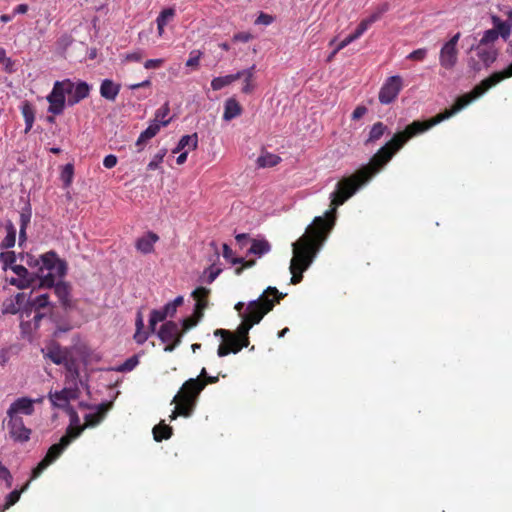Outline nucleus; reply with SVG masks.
Returning <instances> with one entry per match:
<instances>
[{
  "label": "nucleus",
  "mask_w": 512,
  "mask_h": 512,
  "mask_svg": "<svg viewBox=\"0 0 512 512\" xmlns=\"http://www.w3.org/2000/svg\"><path fill=\"white\" fill-rule=\"evenodd\" d=\"M448 119V108H444L439 114L426 119L416 120L399 131L382 146L370 159L367 165L356 170L352 175L343 177L331 193L330 210L324 216L315 217L305 233L292 244L293 257L290 262L292 274L291 284L296 285L303 279V272L312 264L318 251L326 241L333 229L336 220V210L351 198L363 185L369 182L392 157L412 138L430 130L437 124Z\"/></svg>",
  "instance_id": "1"
},
{
  "label": "nucleus",
  "mask_w": 512,
  "mask_h": 512,
  "mask_svg": "<svg viewBox=\"0 0 512 512\" xmlns=\"http://www.w3.org/2000/svg\"><path fill=\"white\" fill-rule=\"evenodd\" d=\"M494 28L486 30L477 44H471L469 51H475L477 59L470 56L468 66L474 72H479L483 67L489 68L498 58L500 47L498 43L500 37L506 40L511 33V25L501 20L499 17H493Z\"/></svg>",
  "instance_id": "2"
},
{
  "label": "nucleus",
  "mask_w": 512,
  "mask_h": 512,
  "mask_svg": "<svg viewBox=\"0 0 512 512\" xmlns=\"http://www.w3.org/2000/svg\"><path fill=\"white\" fill-rule=\"evenodd\" d=\"M284 296L285 294L279 292L276 287H268L258 299L248 303L246 311L241 315L242 322L234 333L242 343L235 347V350L232 349L234 354L240 352L243 348L248 347L250 343L249 330L254 325L258 324L263 317L274 308L275 304L279 303L280 300L284 298Z\"/></svg>",
  "instance_id": "3"
},
{
  "label": "nucleus",
  "mask_w": 512,
  "mask_h": 512,
  "mask_svg": "<svg viewBox=\"0 0 512 512\" xmlns=\"http://www.w3.org/2000/svg\"><path fill=\"white\" fill-rule=\"evenodd\" d=\"M205 386L206 382L199 378H191L185 381L180 391L172 400V403H175L176 406L170 415V420H175L178 416H191L196 406L197 398Z\"/></svg>",
  "instance_id": "4"
},
{
  "label": "nucleus",
  "mask_w": 512,
  "mask_h": 512,
  "mask_svg": "<svg viewBox=\"0 0 512 512\" xmlns=\"http://www.w3.org/2000/svg\"><path fill=\"white\" fill-rule=\"evenodd\" d=\"M83 430L84 427L68 426L65 435L61 437L59 443L50 446L44 458L33 469L32 479L39 477L49 465L56 461L70 443L81 435Z\"/></svg>",
  "instance_id": "5"
},
{
  "label": "nucleus",
  "mask_w": 512,
  "mask_h": 512,
  "mask_svg": "<svg viewBox=\"0 0 512 512\" xmlns=\"http://www.w3.org/2000/svg\"><path fill=\"white\" fill-rule=\"evenodd\" d=\"M74 82L70 79L56 81L52 91L47 95L46 99L49 103L48 112L53 115H61L66 105V95L72 93Z\"/></svg>",
  "instance_id": "6"
},
{
  "label": "nucleus",
  "mask_w": 512,
  "mask_h": 512,
  "mask_svg": "<svg viewBox=\"0 0 512 512\" xmlns=\"http://www.w3.org/2000/svg\"><path fill=\"white\" fill-rule=\"evenodd\" d=\"M403 88V81L399 75L387 78L379 91V102L381 104H390L393 102Z\"/></svg>",
  "instance_id": "7"
},
{
  "label": "nucleus",
  "mask_w": 512,
  "mask_h": 512,
  "mask_svg": "<svg viewBox=\"0 0 512 512\" xmlns=\"http://www.w3.org/2000/svg\"><path fill=\"white\" fill-rule=\"evenodd\" d=\"M6 427L11 439L15 442L25 443L30 440L31 429L24 424L22 417L7 416Z\"/></svg>",
  "instance_id": "8"
},
{
  "label": "nucleus",
  "mask_w": 512,
  "mask_h": 512,
  "mask_svg": "<svg viewBox=\"0 0 512 512\" xmlns=\"http://www.w3.org/2000/svg\"><path fill=\"white\" fill-rule=\"evenodd\" d=\"M42 400V398L31 399L28 397H20L10 405L7 410V416L21 417V414L31 416L35 411L34 404L41 403Z\"/></svg>",
  "instance_id": "9"
},
{
  "label": "nucleus",
  "mask_w": 512,
  "mask_h": 512,
  "mask_svg": "<svg viewBox=\"0 0 512 512\" xmlns=\"http://www.w3.org/2000/svg\"><path fill=\"white\" fill-rule=\"evenodd\" d=\"M79 397V389L77 384H73V387H65L60 391L49 393V399L53 406L65 409L68 407L71 400H76Z\"/></svg>",
  "instance_id": "10"
},
{
  "label": "nucleus",
  "mask_w": 512,
  "mask_h": 512,
  "mask_svg": "<svg viewBox=\"0 0 512 512\" xmlns=\"http://www.w3.org/2000/svg\"><path fill=\"white\" fill-rule=\"evenodd\" d=\"M215 336H220L222 338V343L219 345L217 354L219 357L227 356L230 353H233L232 349H236L235 347L242 344L237 335L229 330L225 329H216L214 331Z\"/></svg>",
  "instance_id": "11"
},
{
  "label": "nucleus",
  "mask_w": 512,
  "mask_h": 512,
  "mask_svg": "<svg viewBox=\"0 0 512 512\" xmlns=\"http://www.w3.org/2000/svg\"><path fill=\"white\" fill-rule=\"evenodd\" d=\"M42 267L40 270L46 269L54 271L58 276L63 277L66 274V264L60 260L54 251H49L41 255Z\"/></svg>",
  "instance_id": "12"
},
{
  "label": "nucleus",
  "mask_w": 512,
  "mask_h": 512,
  "mask_svg": "<svg viewBox=\"0 0 512 512\" xmlns=\"http://www.w3.org/2000/svg\"><path fill=\"white\" fill-rule=\"evenodd\" d=\"M42 353L45 358L50 359L56 365H62V363L71 355L68 348H63L56 342H52L45 349H42Z\"/></svg>",
  "instance_id": "13"
},
{
  "label": "nucleus",
  "mask_w": 512,
  "mask_h": 512,
  "mask_svg": "<svg viewBox=\"0 0 512 512\" xmlns=\"http://www.w3.org/2000/svg\"><path fill=\"white\" fill-rule=\"evenodd\" d=\"M183 332L179 330V326L174 321L163 323L158 331V337L162 342L176 341L177 338L182 340Z\"/></svg>",
  "instance_id": "14"
},
{
  "label": "nucleus",
  "mask_w": 512,
  "mask_h": 512,
  "mask_svg": "<svg viewBox=\"0 0 512 512\" xmlns=\"http://www.w3.org/2000/svg\"><path fill=\"white\" fill-rule=\"evenodd\" d=\"M90 89V85L85 81H79L76 84L74 83V88L72 93L69 94L67 104L69 106H74L75 104L81 102L89 96Z\"/></svg>",
  "instance_id": "15"
},
{
  "label": "nucleus",
  "mask_w": 512,
  "mask_h": 512,
  "mask_svg": "<svg viewBox=\"0 0 512 512\" xmlns=\"http://www.w3.org/2000/svg\"><path fill=\"white\" fill-rule=\"evenodd\" d=\"M210 294V289L205 287H198L192 292V297L195 300V314H198L199 318L203 317V311L208 306V297Z\"/></svg>",
  "instance_id": "16"
},
{
  "label": "nucleus",
  "mask_w": 512,
  "mask_h": 512,
  "mask_svg": "<svg viewBox=\"0 0 512 512\" xmlns=\"http://www.w3.org/2000/svg\"><path fill=\"white\" fill-rule=\"evenodd\" d=\"M255 69L256 66L252 65L248 69H244L241 71H238L236 75H239V79L243 78V87L241 89L242 93L244 94H252L254 90L256 89V82H255Z\"/></svg>",
  "instance_id": "17"
},
{
  "label": "nucleus",
  "mask_w": 512,
  "mask_h": 512,
  "mask_svg": "<svg viewBox=\"0 0 512 512\" xmlns=\"http://www.w3.org/2000/svg\"><path fill=\"white\" fill-rule=\"evenodd\" d=\"M112 403H101L97 407V411L95 413H90L85 415V424L84 429L86 427H95L97 426L105 417L107 411L111 408Z\"/></svg>",
  "instance_id": "18"
},
{
  "label": "nucleus",
  "mask_w": 512,
  "mask_h": 512,
  "mask_svg": "<svg viewBox=\"0 0 512 512\" xmlns=\"http://www.w3.org/2000/svg\"><path fill=\"white\" fill-rule=\"evenodd\" d=\"M159 240V237L154 232H148L136 241V249L143 254H149L154 251V244Z\"/></svg>",
  "instance_id": "19"
},
{
  "label": "nucleus",
  "mask_w": 512,
  "mask_h": 512,
  "mask_svg": "<svg viewBox=\"0 0 512 512\" xmlns=\"http://www.w3.org/2000/svg\"><path fill=\"white\" fill-rule=\"evenodd\" d=\"M121 89V85L111 79H104L100 85V95L108 101H115Z\"/></svg>",
  "instance_id": "20"
},
{
  "label": "nucleus",
  "mask_w": 512,
  "mask_h": 512,
  "mask_svg": "<svg viewBox=\"0 0 512 512\" xmlns=\"http://www.w3.org/2000/svg\"><path fill=\"white\" fill-rule=\"evenodd\" d=\"M66 370V381L72 384H77L79 379V363L76 358L72 356V354L62 363Z\"/></svg>",
  "instance_id": "21"
},
{
  "label": "nucleus",
  "mask_w": 512,
  "mask_h": 512,
  "mask_svg": "<svg viewBox=\"0 0 512 512\" xmlns=\"http://www.w3.org/2000/svg\"><path fill=\"white\" fill-rule=\"evenodd\" d=\"M24 300H25L24 293H17L14 298H8V299L4 300L2 303V308H1L2 314L14 315V314L18 313Z\"/></svg>",
  "instance_id": "22"
},
{
  "label": "nucleus",
  "mask_w": 512,
  "mask_h": 512,
  "mask_svg": "<svg viewBox=\"0 0 512 512\" xmlns=\"http://www.w3.org/2000/svg\"><path fill=\"white\" fill-rule=\"evenodd\" d=\"M160 131V124L151 123L138 137L135 146L138 152H141L146 143Z\"/></svg>",
  "instance_id": "23"
},
{
  "label": "nucleus",
  "mask_w": 512,
  "mask_h": 512,
  "mask_svg": "<svg viewBox=\"0 0 512 512\" xmlns=\"http://www.w3.org/2000/svg\"><path fill=\"white\" fill-rule=\"evenodd\" d=\"M243 112V108L235 98H228L224 104L223 119L225 121H231L232 119L240 116Z\"/></svg>",
  "instance_id": "24"
},
{
  "label": "nucleus",
  "mask_w": 512,
  "mask_h": 512,
  "mask_svg": "<svg viewBox=\"0 0 512 512\" xmlns=\"http://www.w3.org/2000/svg\"><path fill=\"white\" fill-rule=\"evenodd\" d=\"M388 132V127L383 122L378 121L372 125L369 130L365 145L374 144L379 141L383 135Z\"/></svg>",
  "instance_id": "25"
},
{
  "label": "nucleus",
  "mask_w": 512,
  "mask_h": 512,
  "mask_svg": "<svg viewBox=\"0 0 512 512\" xmlns=\"http://www.w3.org/2000/svg\"><path fill=\"white\" fill-rule=\"evenodd\" d=\"M54 293L64 308L70 307V286L68 283L59 281L54 287Z\"/></svg>",
  "instance_id": "26"
},
{
  "label": "nucleus",
  "mask_w": 512,
  "mask_h": 512,
  "mask_svg": "<svg viewBox=\"0 0 512 512\" xmlns=\"http://www.w3.org/2000/svg\"><path fill=\"white\" fill-rule=\"evenodd\" d=\"M50 305L49 301V295L48 294H41L39 296H36L33 299H29L27 301L25 312L27 315L34 309L35 311H38L40 309L46 308Z\"/></svg>",
  "instance_id": "27"
},
{
  "label": "nucleus",
  "mask_w": 512,
  "mask_h": 512,
  "mask_svg": "<svg viewBox=\"0 0 512 512\" xmlns=\"http://www.w3.org/2000/svg\"><path fill=\"white\" fill-rule=\"evenodd\" d=\"M21 113H22L24 121H25V131L24 132L28 133L32 129L34 119H35L34 108L28 101H25L21 105Z\"/></svg>",
  "instance_id": "28"
},
{
  "label": "nucleus",
  "mask_w": 512,
  "mask_h": 512,
  "mask_svg": "<svg viewBox=\"0 0 512 512\" xmlns=\"http://www.w3.org/2000/svg\"><path fill=\"white\" fill-rule=\"evenodd\" d=\"M271 250L270 243L265 239H253L251 241V246L248 250L250 254L257 255L261 257L264 254H267Z\"/></svg>",
  "instance_id": "29"
},
{
  "label": "nucleus",
  "mask_w": 512,
  "mask_h": 512,
  "mask_svg": "<svg viewBox=\"0 0 512 512\" xmlns=\"http://www.w3.org/2000/svg\"><path fill=\"white\" fill-rule=\"evenodd\" d=\"M281 162V157L270 153L265 152L262 155H260L257 159V165L260 168H270L278 165Z\"/></svg>",
  "instance_id": "30"
},
{
  "label": "nucleus",
  "mask_w": 512,
  "mask_h": 512,
  "mask_svg": "<svg viewBox=\"0 0 512 512\" xmlns=\"http://www.w3.org/2000/svg\"><path fill=\"white\" fill-rule=\"evenodd\" d=\"M172 434V428L169 425H166L163 421L153 428V437L157 442L169 439Z\"/></svg>",
  "instance_id": "31"
},
{
  "label": "nucleus",
  "mask_w": 512,
  "mask_h": 512,
  "mask_svg": "<svg viewBox=\"0 0 512 512\" xmlns=\"http://www.w3.org/2000/svg\"><path fill=\"white\" fill-rule=\"evenodd\" d=\"M238 79H239V75H236V73L226 75V76L215 77L211 81V88L214 91H218V90H221L222 88L230 85L231 83H233L234 81H236Z\"/></svg>",
  "instance_id": "32"
},
{
  "label": "nucleus",
  "mask_w": 512,
  "mask_h": 512,
  "mask_svg": "<svg viewBox=\"0 0 512 512\" xmlns=\"http://www.w3.org/2000/svg\"><path fill=\"white\" fill-rule=\"evenodd\" d=\"M28 486H29V482H27L21 489H19V490L15 489L12 492H10L6 496L5 503L1 507L0 512H4V511L8 510L10 507H12L13 505H15L19 501L21 494L28 488Z\"/></svg>",
  "instance_id": "33"
},
{
  "label": "nucleus",
  "mask_w": 512,
  "mask_h": 512,
  "mask_svg": "<svg viewBox=\"0 0 512 512\" xmlns=\"http://www.w3.org/2000/svg\"><path fill=\"white\" fill-rule=\"evenodd\" d=\"M170 112L169 103L166 102L163 106L155 112V117L152 123H158L161 126H167L171 122V118H166Z\"/></svg>",
  "instance_id": "34"
},
{
  "label": "nucleus",
  "mask_w": 512,
  "mask_h": 512,
  "mask_svg": "<svg viewBox=\"0 0 512 512\" xmlns=\"http://www.w3.org/2000/svg\"><path fill=\"white\" fill-rule=\"evenodd\" d=\"M15 241H16V229L12 223H9L7 225V235L1 241L0 248L1 249L12 248L15 245Z\"/></svg>",
  "instance_id": "35"
},
{
  "label": "nucleus",
  "mask_w": 512,
  "mask_h": 512,
  "mask_svg": "<svg viewBox=\"0 0 512 512\" xmlns=\"http://www.w3.org/2000/svg\"><path fill=\"white\" fill-rule=\"evenodd\" d=\"M180 148H188V150H195L198 146V135L197 133L191 135H184L178 142Z\"/></svg>",
  "instance_id": "36"
},
{
  "label": "nucleus",
  "mask_w": 512,
  "mask_h": 512,
  "mask_svg": "<svg viewBox=\"0 0 512 512\" xmlns=\"http://www.w3.org/2000/svg\"><path fill=\"white\" fill-rule=\"evenodd\" d=\"M389 8V3L384 2L380 4L378 7H376L372 14L369 17L365 18V20L371 26L373 23L378 21L389 10Z\"/></svg>",
  "instance_id": "37"
},
{
  "label": "nucleus",
  "mask_w": 512,
  "mask_h": 512,
  "mask_svg": "<svg viewBox=\"0 0 512 512\" xmlns=\"http://www.w3.org/2000/svg\"><path fill=\"white\" fill-rule=\"evenodd\" d=\"M166 318H167V316L162 308L158 309V310L157 309L152 310L150 313V319H149V329L152 332H154L155 328H156V324L158 322L164 321Z\"/></svg>",
  "instance_id": "38"
},
{
  "label": "nucleus",
  "mask_w": 512,
  "mask_h": 512,
  "mask_svg": "<svg viewBox=\"0 0 512 512\" xmlns=\"http://www.w3.org/2000/svg\"><path fill=\"white\" fill-rule=\"evenodd\" d=\"M73 41L74 39L70 34H63L57 39L56 48L60 53H64Z\"/></svg>",
  "instance_id": "39"
},
{
  "label": "nucleus",
  "mask_w": 512,
  "mask_h": 512,
  "mask_svg": "<svg viewBox=\"0 0 512 512\" xmlns=\"http://www.w3.org/2000/svg\"><path fill=\"white\" fill-rule=\"evenodd\" d=\"M32 217V209L30 203H26V205L21 209L20 212V227L27 228L31 222Z\"/></svg>",
  "instance_id": "40"
},
{
  "label": "nucleus",
  "mask_w": 512,
  "mask_h": 512,
  "mask_svg": "<svg viewBox=\"0 0 512 512\" xmlns=\"http://www.w3.org/2000/svg\"><path fill=\"white\" fill-rule=\"evenodd\" d=\"M167 153V150L165 148H162L156 153L153 157V159L148 163L147 169L148 170H156L159 168L160 164L163 162V159Z\"/></svg>",
  "instance_id": "41"
},
{
  "label": "nucleus",
  "mask_w": 512,
  "mask_h": 512,
  "mask_svg": "<svg viewBox=\"0 0 512 512\" xmlns=\"http://www.w3.org/2000/svg\"><path fill=\"white\" fill-rule=\"evenodd\" d=\"M0 261L3 265V269L6 270L8 267L14 266L16 261V254L14 251H6L0 254Z\"/></svg>",
  "instance_id": "42"
},
{
  "label": "nucleus",
  "mask_w": 512,
  "mask_h": 512,
  "mask_svg": "<svg viewBox=\"0 0 512 512\" xmlns=\"http://www.w3.org/2000/svg\"><path fill=\"white\" fill-rule=\"evenodd\" d=\"M175 16V10L173 8H166L160 12L156 22L157 24L167 25V23Z\"/></svg>",
  "instance_id": "43"
},
{
  "label": "nucleus",
  "mask_w": 512,
  "mask_h": 512,
  "mask_svg": "<svg viewBox=\"0 0 512 512\" xmlns=\"http://www.w3.org/2000/svg\"><path fill=\"white\" fill-rule=\"evenodd\" d=\"M223 257L232 265H236L243 261L242 257H234L233 251L227 244H223Z\"/></svg>",
  "instance_id": "44"
},
{
  "label": "nucleus",
  "mask_w": 512,
  "mask_h": 512,
  "mask_svg": "<svg viewBox=\"0 0 512 512\" xmlns=\"http://www.w3.org/2000/svg\"><path fill=\"white\" fill-rule=\"evenodd\" d=\"M202 56V52L199 50H193L189 54V58L186 61V66L197 69L199 66V61Z\"/></svg>",
  "instance_id": "45"
},
{
  "label": "nucleus",
  "mask_w": 512,
  "mask_h": 512,
  "mask_svg": "<svg viewBox=\"0 0 512 512\" xmlns=\"http://www.w3.org/2000/svg\"><path fill=\"white\" fill-rule=\"evenodd\" d=\"M139 363L137 356H132L128 358L119 368L118 371L120 372H128L132 371Z\"/></svg>",
  "instance_id": "46"
},
{
  "label": "nucleus",
  "mask_w": 512,
  "mask_h": 512,
  "mask_svg": "<svg viewBox=\"0 0 512 512\" xmlns=\"http://www.w3.org/2000/svg\"><path fill=\"white\" fill-rule=\"evenodd\" d=\"M73 174H74V167L72 164H66L64 167H63V170H62V173H61V178L62 180L64 181L65 185H70V183L72 182V178H73Z\"/></svg>",
  "instance_id": "47"
},
{
  "label": "nucleus",
  "mask_w": 512,
  "mask_h": 512,
  "mask_svg": "<svg viewBox=\"0 0 512 512\" xmlns=\"http://www.w3.org/2000/svg\"><path fill=\"white\" fill-rule=\"evenodd\" d=\"M222 272L221 268L216 267L214 264L210 265L205 271L204 274L207 275L206 281L211 284Z\"/></svg>",
  "instance_id": "48"
},
{
  "label": "nucleus",
  "mask_w": 512,
  "mask_h": 512,
  "mask_svg": "<svg viewBox=\"0 0 512 512\" xmlns=\"http://www.w3.org/2000/svg\"><path fill=\"white\" fill-rule=\"evenodd\" d=\"M201 318L198 317V314L194 313V316L187 317L182 321V331L183 333L187 332L191 328L195 327L198 323V321Z\"/></svg>",
  "instance_id": "49"
},
{
  "label": "nucleus",
  "mask_w": 512,
  "mask_h": 512,
  "mask_svg": "<svg viewBox=\"0 0 512 512\" xmlns=\"http://www.w3.org/2000/svg\"><path fill=\"white\" fill-rule=\"evenodd\" d=\"M9 283L18 289H26L32 285L33 279L11 278Z\"/></svg>",
  "instance_id": "50"
},
{
  "label": "nucleus",
  "mask_w": 512,
  "mask_h": 512,
  "mask_svg": "<svg viewBox=\"0 0 512 512\" xmlns=\"http://www.w3.org/2000/svg\"><path fill=\"white\" fill-rule=\"evenodd\" d=\"M50 271L48 274L44 275L40 280V287L44 288H54L56 285L55 275Z\"/></svg>",
  "instance_id": "51"
},
{
  "label": "nucleus",
  "mask_w": 512,
  "mask_h": 512,
  "mask_svg": "<svg viewBox=\"0 0 512 512\" xmlns=\"http://www.w3.org/2000/svg\"><path fill=\"white\" fill-rule=\"evenodd\" d=\"M460 38V33L455 34L450 38V66L456 61V49L455 46Z\"/></svg>",
  "instance_id": "52"
},
{
  "label": "nucleus",
  "mask_w": 512,
  "mask_h": 512,
  "mask_svg": "<svg viewBox=\"0 0 512 512\" xmlns=\"http://www.w3.org/2000/svg\"><path fill=\"white\" fill-rule=\"evenodd\" d=\"M370 27V25L368 24V22L363 19L361 20V22L358 24L357 28L355 29V31L351 34V36L354 38V40H357L358 38H360L364 32Z\"/></svg>",
  "instance_id": "53"
},
{
  "label": "nucleus",
  "mask_w": 512,
  "mask_h": 512,
  "mask_svg": "<svg viewBox=\"0 0 512 512\" xmlns=\"http://www.w3.org/2000/svg\"><path fill=\"white\" fill-rule=\"evenodd\" d=\"M370 27V25L368 24V22L363 19L361 20V22L358 24L357 28L355 29V31L351 34V36L354 38V40H357L358 38H360L364 32Z\"/></svg>",
  "instance_id": "54"
},
{
  "label": "nucleus",
  "mask_w": 512,
  "mask_h": 512,
  "mask_svg": "<svg viewBox=\"0 0 512 512\" xmlns=\"http://www.w3.org/2000/svg\"><path fill=\"white\" fill-rule=\"evenodd\" d=\"M11 270L19 277L23 279H32L29 271L22 265L11 266Z\"/></svg>",
  "instance_id": "55"
},
{
  "label": "nucleus",
  "mask_w": 512,
  "mask_h": 512,
  "mask_svg": "<svg viewBox=\"0 0 512 512\" xmlns=\"http://www.w3.org/2000/svg\"><path fill=\"white\" fill-rule=\"evenodd\" d=\"M0 479L6 481L7 487L12 485V475L9 469L0 462Z\"/></svg>",
  "instance_id": "56"
},
{
  "label": "nucleus",
  "mask_w": 512,
  "mask_h": 512,
  "mask_svg": "<svg viewBox=\"0 0 512 512\" xmlns=\"http://www.w3.org/2000/svg\"><path fill=\"white\" fill-rule=\"evenodd\" d=\"M427 54V50L424 48H420L417 50L412 51L408 56L407 59L415 60V61H422Z\"/></svg>",
  "instance_id": "57"
},
{
  "label": "nucleus",
  "mask_w": 512,
  "mask_h": 512,
  "mask_svg": "<svg viewBox=\"0 0 512 512\" xmlns=\"http://www.w3.org/2000/svg\"><path fill=\"white\" fill-rule=\"evenodd\" d=\"M273 21H274V17L273 16L261 12L259 14V16L257 17L255 23L256 24H263V25H270V24L273 23Z\"/></svg>",
  "instance_id": "58"
},
{
  "label": "nucleus",
  "mask_w": 512,
  "mask_h": 512,
  "mask_svg": "<svg viewBox=\"0 0 512 512\" xmlns=\"http://www.w3.org/2000/svg\"><path fill=\"white\" fill-rule=\"evenodd\" d=\"M239 264H241V266L235 269V273L237 275H240L244 269L253 267L256 264V261L255 260H245L243 258V261L240 262Z\"/></svg>",
  "instance_id": "59"
},
{
  "label": "nucleus",
  "mask_w": 512,
  "mask_h": 512,
  "mask_svg": "<svg viewBox=\"0 0 512 512\" xmlns=\"http://www.w3.org/2000/svg\"><path fill=\"white\" fill-rule=\"evenodd\" d=\"M163 63V59H149L144 63V67L146 69H155L161 67Z\"/></svg>",
  "instance_id": "60"
},
{
  "label": "nucleus",
  "mask_w": 512,
  "mask_h": 512,
  "mask_svg": "<svg viewBox=\"0 0 512 512\" xmlns=\"http://www.w3.org/2000/svg\"><path fill=\"white\" fill-rule=\"evenodd\" d=\"M117 164V157L115 155H107L103 160V165L107 169L115 167Z\"/></svg>",
  "instance_id": "61"
},
{
  "label": "nucleus",
  "mask_w": 512,
  "mask_h": 512,
  "mask_svg": "<svg viewBox=\"0 0 512 512\" xmlns=\"http://www.w3.org/2000/svg\"><path fill=\"white\" fill-rule=\"evenodd\" d=\"M367 113V108L363 105L357 106L353 113H352V119L353 120H359Z\"/></svg>",
  "instance_id": "62"
},
{
  "label": "nucleus",
  "mask_w": 512,
  "mask_h": 512,
  "mask_svg": "<svg viewBox=\"0 0 512 512\" xmlns=\"http://www.w3.org/2000/svg\"><path fill=\"white\" fill-rule=\"evenodd\" d=\"M148 339V333L144 330H136L134 340L138 344H143Z\"/></svg>",
  "instance_id": "63"
},
{
  "label": "nucleus",
  "mask_w": 512,
  "mask_h": 512,
  "mask_svg": "<svg viewBox=\"0 0 512 512\" xmlns=\"http://www.w3.org/2000/svg\"><path fill=\"white\" fill-rule=\"evenodd\" d=\"M142 58H143V55L140 51L128 53L125 56V59L130 62H140L142 60Z\"/></svg>",
  "instance_id": "64"
}]
</instances>
